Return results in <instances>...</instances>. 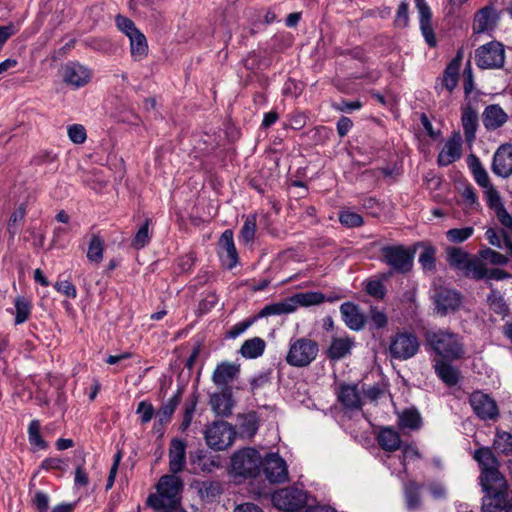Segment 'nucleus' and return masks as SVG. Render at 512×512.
I'll return each instance as SVG.
<instances>
[{
  "label": "nucleus",
  "mask_w": 512,
  "mask_h": 512,
  "mask_svg": "<svg viewBox=\"0 0 512 512\" xmlns=\"http://www.w3.org/2000/svg\"><path fill=\"white\" fill-rule=\"evenodd\" d=\"M253 319H246L244 321L238 322L233 325L230 330L227 332L228 338L235 339L241 334H243L252 324Z\"/></svg>",
  "instance_id": "0e129e2a"
},
{
  "label": "nucleus",
  "mask_w": 512,
  "mask_h": 512,
  "mask_svg": "<svg viewBox=\"0 0 512 512\" xmlns=\"http://www.w3.org/2000/svg\"><path fill=\"white\" fill-rule=\"evenodd\" d=\"M15 324L19 325L28 320L31 314V303L25 297H17L15 299Z\"/></svg>",
  "instance_id": "79ce46f5"
},
{
  "label": "nucleus",
  "mask_w": 512,
  "mask_h": 512,
  "mask_svg": "<svg viewBox=\"0 0 512 512\" xmlns=\"http://www.w3.org/2000/svg\"><path fill=\"white\" fill-rule=\"evenodd\" d=\"M463 210L466 213H471L479 210L480 203L478 201V197L475 193V190L472 186H467L461 193V202H460Z\"/></svg>",
  "instance_id": "ea45409f"
},
{
  "label": "nucleus",
  "mask_w": 512,
  "mask_h": 512,
  "mask_svg": "<svg viewBox=\"0 0 512 512\" xmlns=\"http://www.w3.org/2000/svg\"><path fill=\"white\" fill-rule=\"evenodd\" d=\"M462 299L459 292L450 288H439L435 292L434 304L437 314L446 316L461 306Z\"/></svg>",
  "instance_id": "2eb2a0df"
},
{
  "label": "nucleus",
  "mask_w": 512,
  "mask_h": 512,
  "mask_svg": "<svg viewBox=\"0 0 512 512\" xmlns=\"http://www.w3.org/2000/svg\"><path fill=\"white\" fill-rule=\"evenodd\" d=\"M422 486L415 483V482H409L406 483L404 486V494H405V500L407 508L410 511H414L419 508L420 506V490Z\"/></svg>",
  "instance_id": "58836bf2"
},
{
  "label": "nucleus",
  "mask_w": 512,
  "mask_h": 512,
  "mask_svg": "<svg viewBox=\"0 0 512 512\" xmlns=\"http://www.w3.org/2000/svg\"><path fill=\"white\" fill-rule=\"evenodd\" d=\"M420 454L417 448L413 445H405L402 448V457H394L391 455H387L384 463L391 470L392 474H400L401 472H406V461L418 459Z\"/></svg>",
  "instance_id": "b1692460"
},
{
  "label": "nucleus",
  "mask_w": 512,
  "mask_h": 512,
  "mask_svg": "<svg viewBox=\"0 0 512 512\" xmlns=\"http://www.w3.org/2000/svg\"><path fill=\"white\" fill-rule=\"evenodd\" d=\"M419 346V340L414 333L399 332L391 338L389 353L394 359L407 360L418 352Z\"/></svg>",
  "instance_id": "9b49d317"
},
{
  "label": "nucleus",
  "mask_w": 512,
  "mask_h": 512,
  "mask_svg": "<svg viewBox=\"0 0 512 512\" xmlns=\"http://www.w3.org/2000/svg\"><path fill=\"white\" fill-rule=\"evenodd\" d=\"M366 292L375 298H383L385 295V287L381 281L372 280L367 283Z\"/></svg>",
  "instance_id": "69168bd1"
},
{
  "label": "nucleus",
  "mask_w": 512,
  "mask_h": 512,
  "mask_svg": "<svg viewBox=\"0 0 512 512\" xmlns=\"http://www.w3.org/2000/svg\"><path fill=\"white\" fill-rule=\"evenodd\" d=\"M92 78V71L79 62H68L62 68V79L64 83L74 89L81 88L88 84Z\"/></svg>",
  "instance_id": "ddd939ff"
},
{
  "label": "nucleus",
  "mask_w": 512,
  "mask_h": 512,
  "mask_svg": "<svg viewBox=\"0 0 512 512\" xmlns=\"http://www.w3.org/2000/svg\"><path fill=\"white\" fill-rule=\"evenodd\" d=\"M318 351L317 342L307 338L297 339L290 343L286 362L294 367H305L317 357Z\"/></svg>",
  "instance_id": "1a4fd4ad"
},
{
  "label": "nucleus",
  "mask_w": 512,
  "mask_h": 512,
  "mask_svg": "<svg viewBox=\"0 0 512 512\" xmlns=\"http://www.w3.org/2000/svg\"><path fill=\"white\" fill-rule=\"evenodd\" d=\"M26 215V205L21 203L10 215L7 230L10 237L13 239L19 231V223L22 222Z\"/></svg>",
  "instance_id": "c03bdc74"
},
{
  "label": "nucleus",
  "mask_w": 512,
  "mask_h": 512,
  "mask_svg": "<svg viewBox=\"0 0 512 512\" xmlns=\"http://www.w3.org/2000/svg\"><path fill=\"white\" fill-rule=\"evenodd\" d=\"M315 498L309 496L306 491L297 487H287L275 491L272 495L273 505L286 512H294L305 508Z\"/></svg>",
  "instance_id": "20e7f679"
},
{
  "label": "nucleus",
  "mask_w": 512,
  "mask_h": 512,
  "mask_svg": "<svg viewBox=\"0 0 512 512\" xmlns=\"http://www.w3.org/2000/svg\"><path fill=\"white\" fill-rule=\"evenodd\" d=\"M508 120L507 113L498 104L488 105L482 114V121L487 130H496Z\"/></svg>",
  "instance_id": "393cba45"
},
{
  "label": "nucleus",
  "mask_w": 512,
  "mask_h": 512,
  "mask_svg": "<svg viewBox=\"0 0 512 512\" xmlns=\"http://www.w3.org/2000/svg\"><path fill=\"white\" fill-rule=\"evenodd\" d=\"M495 215L501 225L506 229V233L512 235V216L508 213L506 208L500 209Z\"/></svg>",
  "instance_id": "774afa93"
},
{
  "label": "nucleus",
  "mask_w": 512,
  "mask_h": 512,
  "mask_svg": "<svg viewBox=\"0 0 512 512\" xmlns=\"http://www.w3.org/2000/svg\"><path fill=\"white\" fill-rule=\"evenodd\" d=\"M339 221L346 228H357L364 224L363 217L350 208H344L339 212Z\"/></svg>",
  "instance_id": "a19ab883"
},
{
  "label": "nucleus",
  "mask_w": 512,
  "mask_h": 512,
  "mask_svg": "<svg viewBox=\"0 0 512 512\" xmlns=\"http://www.w3.org/2000/svg\"><path fill=\"white\" fill-rule=\"evenodd\" d=\"M467 165L475 182L483 189L491 186L489 175L479 158L473 154L467 157Z\"/></svg>",
  "instance_id": "7c9ffc66"
},
{
  "label": "nucleus",
  "mask_w": 512,
  "mask_h": 512,
  "mask_svg": "<svg viewBox=\"0 0 512 512\" xmlns=\"http://www.w3.org/2000/svg\"><path fill=\"white\" fill-rule=\"evenodd\" d=\"M475 63L482 69H497L505 61L504 46L498 41H491L475 50Z\"/></svg>",
  "instance_id": "9d476101"
},
{
  "label": "nucleus",
  "mask_w": 512,
  "mask_h": 512,
  "mask_svg": "<svg viewBox=\"0 0 512 512\" xmlns=\"http://www.w3.org/2000/svg\"><path fill=\"white\" fill-rule=\"evenodd\" d=\"M192 463L194 465L197 464V467H194L195 472H210L212 471L213 468L217 467L216 462L213 459L202 454V452L197 454L196 459H192Z\"/></svg>",
  "instance_id": "13d9d810"
},
{
  "label": "nucleus",
  "mask_w": 512,
  "mask_h": 512,
  "mask_svg": "<svg viewBox=\"0 0 512 512\" xmlns=\"http://www.w3.org/2000/svg\"><path fill=\"white\" fill-rule=\"evenodd\" d=\"M446 254L451 267L464 272L466 275L472 274L474 276V272L479 266L470 259L466 251L459 247H449L446 249Z\"/></svg>",
  "instance_id": "a211bd4d"
},
{
  "label": "nucleus",
  "mask_w": 512,
  "mask_h": 512,
  "mask_svg": "<svg viewBox=\"0 0 512 512\" xmlns=\"http://www.w3.org/2000/svg\"><path fill=\"white\" fill-rule=\"evenodd\" d=\"M437 376L448 386L456 385L458 382V371L449 363L443 360H437L434 364Z\"/></svg>",
  "instance_id": "e433bc0d"
},
{
  "label": "nucleus",
  "mask_w": 512,
  "mask_h": 512,
  "mask_svg": "<svg viewBox=\"0 0 512 512\" xmlns=\"http://www.w3.org/2000/svg\"><path fill=\"white\" fill-rule=\"evenodd\" d=\"M485 237L489 244L497 248H506L512 254V243L506 235L499 234L495 229L489 228L485 232Z\"/></svg>",
  "instance_id": "49530a36"
},
{
  "label": "nucleus",
  "mask_w": 512,
  "mask_h": 512,
  "mask_svg": "<svg viewBox=\"0 0 512 512\" xmlns=\"http://www.w3.org/2000/svg\"><path fill=\"white\" fill-rule=\"evenodd\" d=\"M33 504L39 512H47L49 508V497L43 491H37L33 498Z\"/></svg>",
  "instance_id": "338daca9"
},
{
  "label": "nucleus",
  "mask_w": 512,
  "mask_h": 512,
  "mask_svg": "<svg viewBox=\"0 0 512 512\" xmlns=\"http://www.w3.org/2000/svg\"><path fill=\"white\" fill-rule=\"evenodd\" d=\"M498 20V11L492 6H485L475 15L473 30L478 34L490 33L497 26Z\"/></svg>",
  "instance_id": "412c9836"
},
{
  "label": "nucleus",
  "mask_w": 512,
  "mask_h": 512,
  "mask_svg": "<svg viewBox=\"0 0 512 512\" xmlns=\"http://www.w3.org/2000/svg\"><path fill=\"white\" fill-rule=\"evenodd\" d=\"M320 303V293H297L281 302L266 305L260 312V316L282 315L294 312L298 306H310Z\"/></svg>",
  "instance_id": "39448f33"
},
{
  "label": "nucleus",
  "mask_w": 512,
  "mask_h": 512,
  "mask_svg": "<svg viewBox=\"0 0 512 512\" xmlns=\"http://www.w3.org/2000/svg\"><path fill=\"white\" fill-rule=\"evenodd\" d=\"M40 427L41 425L38 420H32L28 426V439L32 446L43 450L47 448V443L41 437Z\"/></svg>",
  "instance_id": "de8ad7c7"
},
{
  "label": "nucleus",
  "mask_w": 512,
  "mask_h": 512,
  "mask_svg": "<svg viewBox=\"0 0 512 512\" xmlns=\"http://www.w3.org/2000/svg\"><path fill=\"white\" fill-rule=\"evenodd\" d=\"M116 26L117 28L123 32L128 38L130 35L135 34L139 31L137 27L135 26L134 22L122 15H117L115 18Z\"/></svg>",
  "instance_id": "bf43d9fd"
},
{
  "label": "nucleus",
  "mask_w": 512,
  "mask_h": 512,
  "mask_svg": "<svg viewBox=\"0 0 512 512\" xmlns=\"http://www.w3.org/2000/svg\"><path fill=\"white\" fill-rule=\"evenodd\" d=\"M240 373V365L228 361L219 363L213 371L212 382L223 389H228Z\"/></svg>",
  "instance_id": "6ab92c4d"
},
{
  "label": "nucleus",
  "mask_w": 512,
  "mask_h": 512,
  "mask_svg": "<svg viewBox=\"0 0 512 512\" xmlns=\"http://www.w3.org/2000/svg\"><path fill=\"white\" fill-rule=\"evenodd\" d=\"M182 481L175 475H164L157 484V492L151 494L147 504L156 510H176L180 503Z\"/></svg>",
  "instance_id": "f257e3e1"
},
{
  "label": "nucleus",
  "mask_w": 512,
  "mask_h": 512,
  "mask_svg": "<svg viewBox=\"0 0 512 512\" xmlns=\"http://www.w3.org/2000/svg\"><path fill=\"white\" fill-rule=\"evenodd\" d=\"M54 289L57 292L65 295L66 297L71 298V299H74L77 296V289H76L75 285L72 284V282H70L68 280L57 281L54 284Z\"/></svg>",
  "instance_id": "e2e57ef3"
},
{
  "label": "nucleus",
  "mask_w": 512,
  "mask_h": 512,
  "mask_svg": "<svg viewBox=\"0 0 512 512\" xmlns=\"http://www.w3.org/2000/svg\"><path fill=\"white\" fill-rule=\"evenodd\" d=\"M266 342L260 337H253L243 342L239 353L245 359H256L263 355Z\"/></svg>",
  "instance_id": "2f4dec72"
},
{
  "label": "nucleus",
  "mask_w": 512,
  "mask_h": 512,
  "mask_svg": "<svg viewBox=\"0 0 512 512\" xmlns=\"http://www.w3.org/2000/svg\"><path fill=\"white\" fill-rule=\"evenodd\" d=\"M136 414L139 415L142 424L149 423L152 420L153 416L156 415L152 403L145 400L139 402L136 409Z\"/></svg>",
  "instance_id": "4d7b16f0"
},
{
  "label": "nucleus",
  "mask_w": 512,
  "mask_h": 512,
  "mask_svg": "<svg viewBox=\"0 0 512 512\" xmlns=\"http://www.w3.org/2000/svg\"><path fill=\"white\" fill-rule=\"evenodd\" d=\"M435 254L436 249L433 246H425L421 254L419 255V263L423 270L434 271L435 270Z\"/></svg>",
  "instance_id": "3c124183"
},
{
  "label": "nucleus",
  "mask_w": 512,
  "mask_h": 512,
  "mask_svg": "<svg viewBox=\"0 0 512 512\" xmlns=\"http://www.w3.org/2000/svg\"><path fill=\"white\" fill-rule=\"evenodd\" d=\"M235 435L234 427L222 420L214 421L207 426L204 432L207 445L216 451H221L231 446Z\"/></svg>",
  "instance_id": "6e6552de"
},
{
  "label": "nucleus",
  "mask_w": 512,
  "mask_h": 512,
  "mask_svg": "<svg viewBox=\"0 0 512 512\" xmlns=\"http://www.w3.org/2000/svg\"><path fill=\"white\" fill-rule=\"evenodd\" d=\"M340 402L350 410L361 409L363 405V397L357 386L347 385L341 388L339 394Z\"/></svg>",
  "instance_id": "c756f323"
},
{
  "label": "nucleus",
  "mask_w": 512,
  "mask_h": 512,
  "mask_svg": "<svg viewBox=\"0 0 512 512\" xmlns=\"http://www.w3.org/2000/svg\"><path fill=\"white\" fill-rule=\"evenodd\" d=\"M380 259L394 272L404 274L411 270L414 255L403 245H386L380 250Z\"/></svg>",
  "instance_id": "0eeeda50"
},
{
  "label": "nucleus",
  "mask_w": 512,
  "mask_h": 512,
  "mask_svg": "<svg viewBox=\"0 0 512 512\" xmlns=\"http://www.w3.org/2000/svg\"><path fill=\"white\" fill-rule=\"evenodd\" d=\"M509 277V274L504 272L503 270L499 268H492V269H486L483 267H478L477 270L474 272V278L476 279H494V280H502Z\"/></svg>",
  "instance_id": "5fc2aeb1"
},
{
  "label": "nucleus",
  "mask_w": 512,
  "mask_h": 512,
  "mask_svg": "<svg viewBox=\"0 0 512 512\" xmlns=\"http://www.w3.org/2000/svg\"><path fill=\"white\" fill-rule=\"evenodd\" d=\"M470 405L474 413L482 420H495L499 415L496 402L488 394L475 391L470 396Z\"/></svg>",
  "instance_id": "4468645a"
},
{
  "label": "nucleus",
  "mask_w": 512,
  "mask_h": 512,
  "mask_svg": "<svg viewBox=\"0 0 512 512\" xmlns=\"http://www.w3.org/2000/svg\"><path fill=\"white\" fill-rule=\"evenodd\" d=\"M69 139L75 144H82L86 140V130L80 124L70 125L67 129Z\"/></svg>",
  "instance_id": "052dcab7"
},
{
  "label": "nucleus",
  "mask_w": 512,
  "mask_h": 512,
  "mask_svg": "<svg viewBox=\"0 0 512 512\" xmlns=\"http://www.w3.org/2000/svg\"><path fill=\"white\" fill-rule=\"evenodd\" d=\"M474 233V228L471 226L462 227V228H453L449 229L446 232V238L451 243H462L469 239Z\"/></svg>",
  "instance_id": "09e8293b"
},
{
  "label": "nucleus",
  "mask_w": 512,
  "mask_h": 512,
  "mask_svg": "<svg viewBox=\"0 0 512 512\" xmlns=\"http://www.w3.org/2000/svg\"><path fill=\"white\" fill-rule=\"evenodd\" d=\"M415 6L419 13V24L425 41L429 46L436 45V38L432 27V12L426 0H415Z\"/></svg>",
  "instance_id": "4be33fe9"
},
{
  "label": "nucleus",
  "mask_w": 512,
  "mask_h": 512,
  "mask_svg": "<svg viewBox=\"0 0 512 512\" xmlns=\"http://www.w3.org/2000/svg\"><path fill=\"white\" fill-rule=\"evenodd\" d=\"M353 341L348 337H336L332 340L327 355L332 360H338L348 355L352 349Z\"/></svg>",
  "instance_id": "72a5a7b5"
},
{
  "label": "nucleus",
  "mask_w": 512,
  "mask_h": 512,
  "mask_svg": "<svg viewBox=\"0 0 512 512\" xmlns=\"http://www.w3.org/2000/svg\"><path fill=\"white\" fill-rule=\"evenodd\" d=\"M485 199L488 207L496 213L504 208L499 192L493 185L484 189Z\"/></svg>",
  "instance_id": "603ef678"
},
{
  "label": "nucleus",
  "mask_w": 512,
  "mask_h": 512,
  "mask_svg": "<svg viewBox=\"0 0 512 512\" xmlns=\"http://www.w3.org/2000/svg\"><path fill=\"white\" fill-rule=\"evenodd\" d=\"M377 440L382 449L387 452L396 451L401 447L399 434L392 428H382L377 436Z\"/></svg>",
  "instance_id": "473e14b6"
},
{
  "label": "nucleus",
  "mask_w": 512,
  "mask_h": 512,
  "mask_svg": "<svg viewBox=\"0 0 512 512\" xmlns=\"http://www.w3.org/2000/svg\"><path fill=\"white\" fill-rule=\"evenodd\" d=\"M481 257L486 262H489V263L495 264V265H504L508 262V258L505 255H503L495 250H492L490 248L483 250L481 252Z\"/></svg>",
  "instance_id": "680f3d73"
},
{
  "label": "nucleus",
  "mask_w": 512,
  "mask_h": 512,
  "mask_svg": "<svg viewBox=\"0 0 512 512\" xmlns=\"http://www.w3.org/2000/svg\"><path fill=\"white\" fill-rule=\"evenodd\" d=\"M219 256L228 269L234 268L238 263V253L231 230H225L219 239Z\"/></svg>",
  "instance_id": "aec40b11"
},
{
  "label": "nucleus",
  "mask_w": 512,
  "mask_h": 512,
  "mask_svg": "<svg viewBox=\"0 0 512 512\" xmlns=\"http://www.w3.org/2000/svg\"><path fill=\"white\" fill-rule=\"evenodd\" d=\"M486 495L482 499V512H502L505 511L507 498V485L496 489L493 482L489 487H482Z\"/></svg>",
  "instance_id": "dca6fc26"
},
{
  "label": "nucleus",
  "mask_w": 512,
  "mask_h": 512,
  "mask_svg": "<svg viewBox=\"0 0 512 512\" xmlns=\"http://www.w3.org/2000/svg\"><path fill=\"white\" fill-rule=\"evenodd\" d=\"M262 457L254 448H244L231 457V472L235 478H256L261 471Z\"/></svg>",
  "instance_id": "7ed1b4c3"
},
{
  "label": "nucleus",
  "mask_w": 512,
  "mask_h": 512,
  "mask_svg": "<svg viewBox=\"0 0 512 512\" xmlns=\"http://www.w3.org/2000/svg\"><path fill=\"white\" fill-rule=\"evenodd\" d=\"M186 462V443L180 439H173L169 449V468L175 473L181 472Z\"/></svg>",
  "instance_id": "a878e982"
},
{
  "label": "nucleus",
  "mask_w": 512,
  "mask_h": 512,
  "mask_svg": "<svg viewBox=\"0 0 512 512\" xmlns=\"http://www.w3.org/2000/svg\"><path fill=\"white\" fill-rule=\"evenodd\" d=\"M494 449L506 455L512 453V434L505 431H497L493 442Z\"/></svg>",
  "instance_id": "a18cd8bd"
},
{
  "label": "nucleus",
  "mask_w": 512,
  "mask_h": 512,
  "mask_svg": "<svg viewBox=\"0 0 512 512\" xmlns=\"http://www.w3.org/2000/svg\"><path fill=\"white\" fill-rule=\"evenodd\" d=\"M181 397L182 391L181 389H178L177 392L158 409L156 412V418L160 424H166L170 421L172 415L174 414L177 406L181 401Z\"/></svg>",
  "instance_id": "f704fd0d"
},
{
  "label": "nucleus",
  "mask_w": 512,
  "mask_h": 512,
  "mask_svg": "<svg viewBox=\"0 0 512 512\" xmlns=\"http://www.w3.org/2000/svg\"><path fill=\"white\" fill-rule=\"evenodd\" d=\"M400 426L408 429H418L421 425L420 414L416 410H405L399 419Z\"/></svg>",
  "instance_id": "8fccbe9b"
},
{
  "label": "nucleus",
  "mask_w": 512,
  "mask_h": 512,
  "mask_svg": "<svg viewBox=\"0 0 512 512\" xmlns=\"http://www.w3.org/2000/svg\"><path fill=\"white\" fill-rule=\"evenodd\" d=\"M261 468L270 483L288 481L287 464L277 453H268L261 461Z\"/></svg>",
  "instance_id": "f8f14e48"
},
{
  "label": "nucleus",
  "mask_w": 512,
  "mask_h": 512,
  "mask_svg": "<svg viewBox=\"0 0 512 512\" xmlns=\"http://www.w3.org/2000/svg\"><path fill=\"white\" fill-rule=\"evenodd\" d=\"M490 308L497 314L504 315L508 311V307L502 295L492 290L487 298Z\"/></svg>",
  "instance_id": "864d4df0"
},
{
  "label": "nucleus",
  "mask_w": 512,
  "mask_h": 512,
  "mask_svg": "<svg viewBox=\"0 0 512 512\" xmlns=\"http://www.w3.org/2000/svg\"><path fill=\"white\" fill-rule=\"evenodd\" d=\"M131 56L135 61H140L145 58L148 54V43L145 35L140 32H136L129 37Z\"/></svg>",
  "instance_id": "c9c22d12"
},
{
  "label": "nucleus",
  "mask_w": 512,
  "mask_h": 512,
  "mask_svg": "<svg viewBox=\"0 0 512 512\" xmlns=\"http://www.w3.org/2000/svg\"><path fill=\"white\" fill-rule=\"evenodd\" d=\"M474 459L481 466L480 485L489 487L493 482V487L499 489L505 486V478L496 468L497 460L489 448H480L475 451Z\"/></svg>",
  "instance_id": "423d86ee"
},
{
  "label": "nucleus",
  "mask_w": 512,
  "mask_h": 512,
  "mask_svg": "<svg viewBox=\"0 0 512 512\" xmlns=\"http://www.w3.org/2000/svg\"><path fill=\"white\" fill-rule=\"evenodd\" d=\"M491 170L502 178L512 175V144H503L498 147L493 156Z\"/></svg>",
  "instance_id": "f3484780"
},
{
  "label": "nucleus",
  "mask_w": 512,
  "mask_h": 512,
  "mask_svg": "<svg viewBox=\"0 0 512 512\" xmlns=\"http://www.w3.org/2000/svg\"><path fill=\"white\" fill-rule=\"evenodd\" d=\"M104 239L98 235L93 234L90 238L88 250H87V259L93 263L98 265L102 262L104 257Z\"/></svg>",
  "instance_id": "4c0bfd02"
},
{
  "label": "nucleus",
  "mask_w": 512,
  "mask_h": 512,
  "mask_svg": "<svg viewBox=\"0 0 512 512\" xmlns=\"http://www.w3.org/2000/svg\"><path fill=\"white\" fill-rule=\"evenodd\" d=\"M426 340L433 351L444 359H458L464 353L460 337L448 330L429 331Z\"/></svg>",
  "instance_id": "f03ea898"
},
{
  "label": "nucleus",
  "mask_w": 512,
  "mask_h": 512,
  "mask_svg": "<svg viewBox=\"0 0 512 512\" xmlns=\"http://www.w3.org/2000/svg\"><path fill=\"white\" fill-rule=\"evenodd\" d=\"M257 227V215L249 214L240 231V239L243 243L248 244L254 240Z\"/></svg>",
  "instance_id": "37998d69"
},
{
  "label": "nucleus",
  "mask_w": 512,
  "mask_h": 512,
  "mask_svg": "<svg viewBox=\"0 0 512 512\" xmlns=\"http://www.w3.org/2000/svg\"><path fill=\"white\" fill-rule=\"evenodd\" d=\"M149 242V220H146V222L139 228L136 235L134 236L132 240V246L135 249H141L145 247Z\"/></svg>",
  "instance_id": "6e6d98bb"
},
{
  "label": "nucleus",
  "mask_w": 512,
  "mask_h": 512,
  "mask_svg": "<svg viewBox=\"0 0 512 512\" xmlns=\"http://www.w3.org/2000/svg\"><path fill=\"white\" fill-rule=\"evenodd\" d=\"M209 403L212 410L218 416H229L233 408V399L230 389L222 388L221 392L211 394Z\"/></svg>",
  "instance_id": "bb28decb"
},
{
  "label": "nucleus",
  "mask_w": 512,
  "mask_h": 512,
  "mask_svg": "<svg viewBox=\"0 0 512 512\" xmlns=\"http://www.w3.org/2000/svg\"><path fill=\"white\" fill-rule=\"evenodd\" d=\"M343 321L352 330H360L365 324V316L353 303L346 302L340 307Z\"/></svg>",
  "instance_id": "cd10ccee"
},
{
  "label": "nucleus",
  "mask_w": 512,
  "mask_h": 512,
  "mask_svg": "<svg viewBox=\"0 0 512 512\" xmlns=\"http://www.w3.org/2000/svg\"><path fill=\"white\" fill-rule=\"evenodd\" d=\"M461 121L466 141L469 143L474 141L476 130L478 127L477 111L473 109L470 105L465 106L462 109Z\"/></svg>",
  "instance_id": "c85d7f7f"
},
{
  "label": "nucleus",
  "mask_w": 512,
  "mask_h": 512,
  "mask_svg": "<svg viewBox=\"0 0 512 512\" xmlns=\"http://www.w3.org/2000/svg\"><path fill=\"white\" fill-rule=\"evenodd\" d=\"M462 138L459 133H454L440 151L437 162L440 166H448L461 157Z\"/></svg>",
  "instance_id": "5701e85b"
}]
</instances>
